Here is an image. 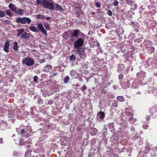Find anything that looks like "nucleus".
I'll list each match as a JSON object with an SVG mask.
<instances>
[{"instance_id": "obj_1", "label": "nucleus", "mask_w": 157, "mask_h": 157, "mask_svg": "<svg viewBox=\"0 0 157 157\" xmlns=\"http://www.w3.org/2000/svg\"><path fill=\"white\" fill-rule=\"evenodd\" d=\"M37 26L38 29L33 25L30 26L29 28V29L33 32L36 33L40 31L45 36H48L47 31L44 29L42 23H38Z\"/></svg>"}, {"instance_id": "obj_2", "label": "nucleus", "mask_w": 157, "mask_h": 157, "mask_svg": "<svg viewBox=\"0 0 157 157\" xmlns=\"http://www.w3.org/2000/svg\"><path fill=\"white\" fill-rule=\"evenodd\" d=\"M43 7L47 9L53 10L55 7L52 1L44 0Z\"/></svg>"}, {"instance_id": "obj_3", "label": "nucleus", "mask_w": 157, "mask_h": 157, "mask_svg": "<svg viewBox=\"0 0 157 157\" xmlns=\"http://www.w3.org/2000/svg\"><path fill=\"white\" fill-rule=\"evenodd\" d=\"M84 43L83 38L80 37L78 38L74 43V46L75 49H78L83 46Z\"/></svg>"}, {"instance_id": "obj_4", "label": "nucleus", "mask_w": 157, "mask_h": 157, "mask_svg": "<svg viewBox=\"0 0 157 157\" xmlns=\"http://www.w3.org/2000/svg\"><path fill=\"white\" fill-rule=\"evenodd\" d=\"M22 63L27 66H31L34 64L35 62L33 59L29 57H27L22 60Z\"/></svg>"}, {"instance_id": "obj_5", "label": "nucleus", "mask_w": 157, "mask_h": 157, "mask_svg": "<svg viewBox=\"0 0 157 157\" xmlns=\"http://www.w3.org/2000/svg\"><path fill=\"white\" fill-rule=\"evenodd\" d=\"M18 130H20V134L23 136L27 138L30 136L29 133H27L26 131L24 129H18L17 131H18Z\"/></svg>"}, {"instance_id": "obj_6", "label": "nucleus", "mask_w": 157, "mask_h": 157, "mask_svg": "<svg viewBox=\"0 0 157 157\" xmlns=\"http://www.w3.org/2000/svg\"><path fill=\"white\" fill-rule=\"evenodd\" d=\"M10 45V42L9 40H6L4 46V50L7 53H8L9 52V48Z\"/></svg>"}, {"instance_id": "obj_7", "label": "nucleus", "mask_w": 157, "mask_h": 157, "mask_svg": "<svg viewBox=\"0 0 157 157\" xmlns=\"http://www.w3.org/2000/svg\"><path fill=\"white\" fill-rule=\"evenodd\" d=\"M130 81L129 80H128L126 82H123L121 83V85L122 86L123 88L126 89L129 87L130 86Z\"/></svg>"}, {"instance_id": "obj_8", "label": "nucleus", "mask_w": 157, "mask_h": 157, "mask_svg": "<svg viewBox=\"0 0 157 157\" xmlns=\"http://www.w3.org/2000/svg\"><path fill=\"white\" fill-rule=\"evenodd\" d=\"M30 34L25 32L20 36L21 38H23L25 39L28 40L30 38Z\"/></svg>"}, {"instance_id": "obj_9", "label": "nucleus", "mask_w": 157, "mask_h": 157, "mask_svg": "<svg viewBox=\"0 0 157 157\" xmlns=\"http://www.w3.org/2000/svg\"><path fill=\"white\" fill-rule=\"evenodd\" d=\"M8 7L12 11L15 13L17 8L14 4L11 3L9 4Z\"/></svg>"}, {"instance_id": "obj_10", "label": "nucleus", "mask_w": 157, "mask_h": 157, "mask_svg": "<svg viewBox=\"0 0 157 157\" xmlns=\"http://www.w3.org/2000/svg\"><path fill=\"white\" fill-rule=\"evenodd\" d=\"M105 117V113L102 111L99 112L97 115V117L101 120H103Z\"/></svg>"}, {"instance_id": "obj_11", "label": "nucleus", "mask_w": 157, "mask_h": 157, "mask_svg": "<svg viewBox=\"0 0 157 157\" xmlns=\"http://www.w3.org/2000/svg\"><path fill=\"white\" fill-rule=\"evenodd\" d=\"M124 66L123 64H120L118 65L117 67V72H120L123 71L124 69Z\"/></svg>"}, {"instance_id": "obj_12", "label": "nucleus", "mask_w": 157, "mask_h": 157, "mask_svg": "<svg viewBox=\"0 0 157 157\" xmlns=\"http://www.w3.org/2000/svg\"><path fill=\"white\" fill-rule=\"evenodd\" d=\"M52 66L50 65H46L43 68L44 71L46 72H48L51 71Z\"/></svg>"}, {"instance_id": "obj_13", "label": "nucleus", "mask_w": 157, "mask_h": 157, "mask_svg": "<svg viewBox=\"0 0 157 157\" xmlns=\"http://www.w3.org/2000/svg\"><path fill=\"white\" fill-rule=\"evenodd\" d=\"M23 24H29L31 23V20L30 18L25 17H23Z\"/></svg>"}, {"instance_id": "obj_14", "label": "nucleus", "mask_w": 157, "mask_h": 157, "mask_svg": "<svg viewBox=\"0 0 157 157\" xmlns=\"http://www.w3.org/2000/svg\"><path fill=\"white\" fill-rule=\"evenodd\" d=\"M80 31L79 29H75L74 30V32L72 34V36L73 37H76L78 35L79 33L80 32Z\"/></svg>"}, {"instance_id": "obj_15", "label": "nucleus", "mask_w": 157, "mask_h": 157, "mask_svg": "<svg viewBox=\"0 0 157 157\" xmlns=\"http://www.w3.org/2000/svg\"><path fill=\"white\" fill-rule=\"evenodd\" d=\"M146 48L149 54H151L154 52L155 48L153 47H147Z\"/></svg>"}, {"instance_id": "obj_16", "label": "nucleus", "mask_w": 157, "mask_h": 157, "mask_svg": "<svg viewBox=\"0 0 157 157\" xmlns=\"http://www.w3.org/2000/svg\"><path fill=\"white\" fill-rule=\"evenodd\" d=\"M15 13L19 15H22L24 14V11L21 9L17 8Z\"/></svg>"}, {"instance_id": "obj_17", "label": "nucleus", "mask_w": 157, "mask_h": 157, "mask_svg": "<svg viewBox=\"0 0 157 157\" xmlns=\"http://www.w3.org/2000/svg\"><path fill=\"white\" fill-rule=\"evenodd\" d=\"M25 29L23 28H21L17 30V36H19L21 34L24 32Z\"/></svg>"}, {"instance_id": "obj_18", "label": "nucleus", "mask_w": 157, "mask_h": 157, "mask_svg": "<svg viewBox=\"0 0 157 157\" xmlns=\"http://www.w3.org/2000/svg\"><path fill=\"white\" fill-rule=\"evenodd\" d=\"M62 36L64 39L67 40L69 38V33L68 32L65 31L62 34Z\"/></svg>"}, {"instance_id": "obj_19", "label": "nucleus", "mask_w": 157, "mask_h": 157, "mask_svg": "<svg viewBox=\"0 0 157 157\" xmlns=\"http://www.w3.org/2000/svg\"><path fill=\"white\" fill-rule=\"evenodd\" d=\"M23 17H18L16 19V21L18 23L23 24Z\"/></svg>"}, {"instance_id": "obj_20", "label": "nucleus", "mask_w": 157, "mask_h": 157, "mask_svg": "<svg viewBox=\"0 0 157 157\" xmlns=\"http://www.w3.org/2000/svg\"><path fill=\"white\" fill-rule=\"evenodd\" d=\"M25 130H26L27 133H29L32 132V127L30 126H27L25 128Z\"/></svg>"}, {"instance_id": "obj_21", "label": "nucleus", "mask_w": 157, "mask_h": 157, "mask_svg": "<svg viewBox=\"0 0 157 157\" xmlns=\"http://www.w3.org/2000/svg\"><path fill=\"white\" fill-rule=\"evenodd\" d=\"M76 73L75 71L72 70L70 71V75L73 78H75L76 76Z\"/></svg>"}, {"instance_id": "obj_22", "label": "nucleus", "mask_w": 157, "mask_h": 157, "mask_svg": "<svg viewBox=\"0 0 157 157\" xmlns=\"http://www.w3.org/2000/svg\"><path fill=\"white\" fill-rule=\"evenodd\" d=\"M13 50L16 51L18 50V44L17 42H15L13 43Z\"/></svg>"}, {"instance_id": "obj_23", "label": "nucleus", "mask_w": 157, "mask_h": 157, "mask_svg": "<svg viewBox=\"0 0 157 157\" xmlns=\"http://www.w3.org/2000/svg\"><path fill=\"white\" fill-rule=\"evenodd\" d=\"M117 99L118 101L122 102L125 101V99L122 96H118L117 97Z\"/></svg>"}, {"instance_id": "obj_24", "label": "nucleus", "mask_w": 157, "mask_h": 157, "mask_svg": "<svg viewBox=\"0 0 157 157\" xmlns=\"http://www.w3.org/2000/svg\"><path fill=\"white\" fill-rule=\"evenodd\" d=\"M77 49V52L78 54L80 56L83 55V50H82V48H79L78 49Z\"/></svg>"}, {"instance_id": "obj_25", "label": "nucleus", "mask_w": 157, "mask_h": 157, "mask_svg": "<svg viewBox=\"0 0 157 157\" xmlns=\"http://www.w3.org/2000/svg\"><path fill=\"white\" fill-rule=\"evenodd\" d=\"M70 79V78L68 76H65L63 79L64 83L65 84L67 83Z\"/></svg>"}, {"instance_id": "obj_26", "label": "nucleus", "mask_w": 157, "mask_h": 157, "mask_svg": "<svg viewBox=\"0 0 157 157\" xmlns=\"http://www.w3.org/2000/svg\"><path fill=\"white\" fill-rule=\"evenodd\" d=\"M56 7L58 9V10H60L61 11H64V9L60 5L56 4L55 5Z\"/></svg>"}, {"instance_id": "obj_27", "label": "nucleus", "mask_w": 157, "mask_h": 157, "mask_svg": "<svg viewBox=\"0 0 157 157\" xmlns=\"http://www.w3.org/2000/svg\"><path fill=\"white\" fill-rule=\"evenodd\" d=\"M36 17L37 19H40L41 20H44L45 17L44 15H42L41 14H38L36 16Z\"/></svg>"}, {"instance_id": "obj_28", "label": "nucleus", "mask_w": 157, "mask_h": 157, "mask_svg": "<svg viewBox=\"0 0 157 157\" xmlns=\"http://www.w3.org/2000/svg\"><path fill=\"white\" fill-rule=\"evenodd\" d=\"M31 151L30 150H27L26 151L25 155V157H30Z\"/></svg>"}, {"instance_id": "obj_29", "label": "nucleus", "mask_w": 157, "mask_h": 157, "mask_svg": "<svg viewBox=\"0 0 157 157\" xmlns=\"http://www.w3.org/2000/svg\"><path fill=\"white\" fill-rule=\"evenodd\" d=\"M134 2H133L132 0H126L125 3L129 5H132L133 4Z\"/></svg>"}, {"instance_id": "obj_30", "label": "nucleus", "mask_w": 157, "mask_h": 157, "mask_svg": "<svg viewBox=\"0 0 157 157\" xmlns=\"http://www.w3.org/2000/svg\"><path fill=\"white\" fill-rule=\"evenodd\" d=\"M36 3L38 5L41 6L42 5L43 6L44 0L43 1L41 0H36Z\"/></svg>"}, {"instance_id": "obj_31", "label": "nucleus", "mask_w": 157, "mask_h": 157, "mask_svg": "<svg viewBox=\"0 0 157 157\" xmlns=\"http://www.w3.org/2000/svg\"><path fill=\"white\" fill-rule=\"evenodd\" d=\"M6 14L10 17H12L13 15L11 11L10 10H8L6 11Z\"/></svg>"}, {"instance_id": "obj_32", "label": "nucleus", "mask_w": 157, "mask_h": 157, "mask_svg": "<svg viewBox=\"0 0 157 157\" xmlns=\"http://www.w3.org/2000/svg\"><path fill=\"white\" fill-rule=\"evenodd\" d=\"M44 26L47 30H50V27L48 23L44 24Z\"/></svg>"}, {"instance_id": "obj_33", "label": "nucleus", "mask_w": 157, "mask_h": 157, "mask_svg": "<svg viewBox=\"0 0 157 157\" xmlns=\"http://www.w3.org/2000/svg\"><path fill=\"white\" fill-rule=\"evenodd\" d=\"M97 132V130L96 129L94 128L92 129L91 131V133L93 135H95Z\"/></svg>"}, {"instance_id": "obj_34", "label": "nucleus", "mask_w": 157, "mask_h": 157, "mask_svg": "<svg viewBox=\"0 0 157 157\" xmlns=\"http://www.w3.org/2000/svg\"><path fill=\"white\" fill-rule=\"evenodd\" d=\"M118 78L119 80L121 81L124 78V75L122 74H120L118 76Z\"/></svg>"}, {"instance_id": "obj_35", "label": "nucleus", "mask_w": 157, "mask_h": 157, "mask_svg": "<svg viewBox=\"0 0 157 157\" xmlns=\"http://www.w3.org/2000/svg\"><path fill=\"white\" fill-rule=\"evenodd\" d=\"M5 15V13L2 10L0 11V17H2Z\"/></svg>"}, {"instance_id": "obj_36", "label": "nucleus", "mask_w": 157, "mask_h": 157, "mask_svg": "<svg viewBox=\"0 0 157 157\" xmlns=\"http://www.w3.org/2000/svg\"><path fill=\"white\" fill-rule=\"evenodd\" d=\"M26 142L23 140H21L19 142V144L21 146H23L25 144Z\"/></svg>"}, {"instance_id": "obj_37", "label": "nucleus", "mask_w": 157, "mask_h": 157, "mask_svg": "<svg viewBox=\"0 0 157 157\" xmlns=\"http://www.w3.org/2000/svg\"><path fill=\"white\" fill-rule=\"evenodd\" d=\"M76 59V57L75 56L73 55H72L70 57V59L71 61L75 60Z\"/></svg>"}, {"instance_id": "obj_38", "label": "nucleus", "mask_w": 157, "mask_h": 157, "mask_svg": "<svg viewBox=\"0 0 157 157\" xmlns=\"http://www.w3.org/2000/svg\"><path fill=\"white\" fill-rule=\"evenodd\" d=\"M133 116H132L129 119V121L130 123H133Z\"/></svg>"}, {"instance_id": "obj_39", "label": "nucleus", "mask_w": 157, "mask_h": 157, "mask_svg": "<svg viewBox=\"0 0 157 157\" xmlns=\"http://www.w3.org/2000/svg\"><path fill=\"white\" fill-rule=\"evenodd\" d=\"M113 5L115 6H117L119 4V2L118 1H116L113 2Z\"/></svg>"}, {"instance_id": "obj_40", "label": "nucleus", "mask_w": 157, "mask_h": 157, "mask_svg": "<svg viewBox=\"0 0 157 157\" xmlns=\"http://www.w3.org/2000/svg\"><path fill=\"white\" fill-rule=\"evenodd\" d=\"M38 76H35L33 77V81L35 82H36L38 81Z\"/></svg>"}, {"instance_id": "obj_41", "label": "nucleus", "mask_w": 157, "mask_h": 157, "mask_svg": "<svg viewBox=\"0 0 157 157\" xmlns=\"http://www.w3.org/2000/svg\"><path fill=\"white\" fill-rule=\"evenodd\" d=\"M95 5L97 8H99L101 6V5L100 3L98 2H96L95 3Z\"/></svg>"}, {"instance_id": "obj_42", "label": "nucleus", "mask_w": 157, "mask_h": 157, "mask_svg": "<svg viewBox=\"0 0 157 157\" xmlns=\"http://www.w3.org/2000/svg\"><path fill=\"white\" fill-rule=\"evenodd\" d=\"M86 86L85 85H83L82 87V91H84L86 89Z\"/></svg>"}, {"instance_id": "obj_43", "label": "nucleus", "mask_w": 157, "mask_h": 157, "mask_svg": "<svg viewBox=\"0 0 157 157\" xmlns=\"http://www.w3.org/2000/svg\"><path fill=\"white\" fill-rule=\"evenodd\" d=\"M4 22L7 25H10V21L7 20H5Z\"/></svg>"}, {"instance_id": "obj_44", "label": "nucleus", "mask_w": 157, "mask_h": 157, "mask_svg": "<svg viewBox=\"0 0 157 157\" xmlns=\"http://www.w3.org/2000/svg\"><path fill=\"white\" fill-rule=\"evenodd\" d=\"M39 61L40 63H43L45 62V60L44 59H40Z\"/></svg>"}, {"instance_id": "obj_45", "label": "nucleus", "mask_w": 157, "mask_h": 157, "mask_svg": "<svg viewBox=\"0 0 157 157\" xmlns=\"http://www.w3.org/2000/svg\"><path fill=\"white\" fill-rule=\"evenodd\" d=\"M126 115L129 116H133L132 114L130 112H128L126 113Z\"/></svg>"}, {"instance_id": "obj_46", "label": "nucleus", "mask_w": 157, "mask_h": 157, "mask_svg": "<svg viewBox=\"0 0 157 157\" xmlns=\"http://www.w3.org/2000/svg\"><path fill=\"white\" fill-rule=\"evenodd\" d=\"M108 14L109 16H111L112 14V13L110 10H108Z\"/></svg>"}, {"instance_id": "obj_47", "label": "nucleus", "mask_w": 157, "mask_h": 157, "mask_svg": "<svg viewBox=\"0 0 157 157\" xmlns=\"http://www.w3.org/2000/svg\"><path fill=\"white\" fill-rule=\"evenodd\" d=\"M46 19L48 21H50L52 19V18L50 17H48L46 18Z\"/></svg>"}, {"instance_id": "obj_48", "label": "nucleus", "mask_w": 157, "mask_h": 157, "mask_svg": "<svg viewBox=\"0 0 157 157\" xmlns=\"http://www.w3.org/2000/svg\"><path fill=\"white\" fill-rule=\"evenodd\" d=\"M57 73H52V77H53V76H54L56 75H57Z\"/></svg>"}, {"instance_id": "obj_49", "label": "nucleus", "mask_w": 157, "mask_h": 157, "mask_svg": "<svg viewBox=\"0 0 157 157\" xmlns=\"http://www.w3.org/2000/svg\"><path fill=\"white\" fill-rule=\"evenodd\" d=\"M134 84L136 85V87H134V88H137V84H136V83H133V84H132V86H134V85H134Z\"/></svg>"}, {"instance_id": "obj_50", "label": "nucleus", "mask_w": 157, "mask_h": 157, "mask_svg": "<svg viewBox=\"0 0 157 157\" xmlns=\"http://www.w3.org/2000/svg\"><path fill=\"white\" fill-rule=\"evenodd\" d=\"M113 106L115 107H117V103H114L113 105Z\"/></svg>"}, {"instance_id": "obj_51", "label": "nucleus", "mask_w": 157, "mask_h": 157, "mask_svg": "<svg viewBox=\"0 0 157 157\" xmlns=\"http://www.w3.org/2000/svg\"><path fill=\"white\" fill-rule=\"evenodd\" d=\"M146 119L147 121H149L150 119V117L149 116H147L146 118Z\"/></svg>"}, {"instance_id": "obj_52", "label": "nucleus", "mask_w": 157, "mask_h": 157, "mask_svg": "<svg viewBox=\"0 0 157 157\" xmlns=\"http://www.w3.org/2000/svg\"><path fill=\"white\" fill-rule=\"evenodd\" d=\"M102 92L103 93L105 94V93L106 92V91H105V90H104V89H102Z\"/></svg>"}, {"instance_id": "obj_53", "label": "nucleus", "mask_w": 157, "mask_h": 157, "mask_svg": "<svg viewBox=\"0 0 157 157\" xmlns=\"http://www.w3.org/2000/svg\"><path fill=\"white\" fill-rule=\"evenodd\" d=\"M75 86H79V85L77 83L75 85Z\"/></svg>"}, {"instance_id": "obj_54", "label": "nucleus", "mask_w": 157, "mask_h": 157, "mask_svg": "<svg viewBox=\"0 0 157 157\" xmlns=\"http://www.w3.org/2000/svg\"><path fill=\"white\" fill-rule=\"evenodd\" d=\"M45 155H42L41 156V157H45Z\"/></svg>"}, {"instance_id": "obj_55", "label": "nucleus", "mask_w": 157, "mask_h": 157, "mask_svg": "<svg viewBox=\"0 0 157 157\" xmlns=\"http://www.w3.org/2000/svg\"><path fill=\"white\" fill-rule=\"evenodd\" d=\"M2 139H0V143H2Z\"/></svg>"}, {"instance_id": "obj_56", "label": "nucleus", "mask_w": 157, "mask_h": 157, "mask_svg": "<svg viewBox=\"0 0 157 157\" xmlns=\"http://www.w3.org/2000/svg\"><path fill=\"white\" fill-rule=\"evenodd\" d=\"M78 13V16H79V15H80V14H79V13Z\"/></svg>"}, {"instance_id": "obj_57", "label": "nucleus", "mask_w": 157, "mask_h": 157, "mask_svg": "<svg viewBox=\"0 0 157 157\" xmlns=\"http://www.w3.org/2000/svg\"><path fill=\"white\" fill-rule=\"evenodd\" d=\"M138 29H136V31L137 32H138Z\"/></svg>"}, {"instance_id": "obj_58", "label": "nucleus", "mask_w": 157, "mask_h": 157, "mask_svg": "<svg viewBox=\"0 0 157 157\" xmlns=\"http://www.w3.org/2000/svg\"><path fill=\"white\" fill-rule=\"evenodd\" d=\"M125 59L127 60V59H128V58L127 57H126L125 58Z\"/></svg>"}, {"instance_id": "obj_59", "label": "nucleus", "mask_w": 157, "mask_h": 157, "mask_svg": "<svg viewBox=\"0 0 157 157\" xmlns=\"http://www.w3.org/2000/svg\"><path fill=\"white\" fill-rule=\"evenodd\" d=\"M95 14V12H93L92 13V14Z\"/></svg>"}, {"instance_id": "obj_60", "label": "nucleus", "mask_w": 157, "mask_h": 157, "mask_svg": "<svg viewBox=\"0 0 157 157\" xmlns=\"http://www.w3.org/2000/svg\"><path fill=\"white\" fill-rule=\"evenodd\" d=\"M137 40H138V39H136V40H135V41H137Z\"/></svg>"}, {"instance_id": "obj_61", "label": "nucleus", "mask_w": 157, "mask_h": 157, "mask_svg": "<svg viewBox=\"0 0 157 157\" xmlns=\"http://www.w3.org/2000/svg\"><path fill=\"white\" fill-rule=\"evenodd\" d=\"M137 40H138V39H136V40H135V41H137Z\"/></svg>"}, {"instance_id": "obj_62", "label": "nucleus", "mask_w": 157, "mask_h": 157, "mask_svg": "<svg viewBox=\"0 0 157 157\" xmlns=\"http://www.w3.org/2000/svg\"><path fill=\"white\" fill-rule=\"evenodd\" d=\"M28 147H29V145H28Z\"/></svg>"}]
</instances>
